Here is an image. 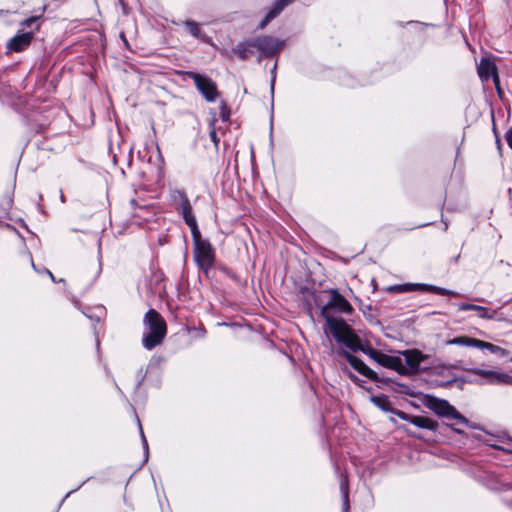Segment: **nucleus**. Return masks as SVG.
Masks as SVG:
<instances>
[{"label":"nucleus","instance_id":"nucleus-20","mask_svg":"<svg viewBox=\"0 0 512 512\" xmlns=\"http://www.w3.org/2000/svg\"><path fill=\"white\" fill-rule=\"evenodd\" d=\"M478 339L468 336H458L446 342L447 345H457L477 348Z\"/></svg>","mask_w":512,"mask_h":512},{"label":"nucleus","instance_id":"nucleus-22","mask_svg":"<svg viewBox=\"0 0 512 512\" xmlns=\"http://www.w3.org/2000/svg\"><path fill=\"white\" fill-rule=\"evenodd\" d=\"M171 198L176 204V208L181 207V205L190 201L187 194L181 189H174L171 192Z\"/></svg>","mask_w":512,"mask_h":512},{"label":"nucleus","instance_id":"nucleus-33","mask_svg":"<svg viewBox=\"0 0 512 512\" xmlns=\"http://www.w3.org/2000/svg\"><path fill=\"white\" fill-rule=\"evenodd\" d=\"M453 431H455V432H456V433H458V434H462V433H463V431H462V430L457 429V428H453Z\"/></svg>","mask_w":512,"mask_h":512},{"label":"nucleus","instance_id":"nucleus-21","mask_svg":"<svg viewBox=\"0 0 512 512\" xmlns=\"http://www.w3.org/2000/svg\"><path fill=\"white\" fill-rule=\"evenodd\" d=\"M477 348L479 349H487L489 350L491 353L493 354H498V355H501V356H507V351L500 347V346H497V345H494L490 342H486V341H482V340H479L478 339V343H477Z\"/></svg>","mask_w":512,"mask_h":512},{"label":"nucleus","instance_id":"nucleus-24","mask_svg":"<svg viewBox=\"0 0 512 512\" xmlns=\"http://www.w3.org/2000/svg\"><path fill=\"white\" fill-rule=\"evenodd\" d=\"M372 402L383 411L391 410V403L384 395L372 397Z\"/></svg>","mask_w":512,"mask_h":512},{"label":"nucleus","instance_id":"nucleus-2","mask_svg":"<svg viewBox=\"0 0 512 512\" xmlns=\"http://www.w3.org/2000/svg\"><path fill=\"white\" fill-rule=\"evenodd\" d=\"M328 293L331 297L330 300L322 306L321 315L324 317L326 322L325 331L334 337V327L337 328L336 330L342 331L340 323H346V321L342 318L334 317L331 314L332 309H336L343 313H351L353 308L346 298L338 292V290L330 289Z\"/></svg>","mask_w":512,"mask_h":512},{"label":"nucleus","instance_id":"nucleus-28","mask_svg":"<svg viewBox=\"0 0 512 512\" xmlns=\"http://www.w3.org/2000/svg\"><path fill=\"white\" fill-rule=\"evenodd\" d=\"M210 138H211L212 142L214 143L215 147L218 148L219 138L217 137V132L214 127V122L212 123V128L210 130Z\"/></svg>","mask_w":512,"mask_h":512},{"label":"nucleus","instance_id":"nucleus-32","mask_svg":"<svg viewBox=\"0 0 512 512\" xmlns=\"http://www.w3.org/2000/svg\"><path fill=\"white\" fill-rule=\"evenodd\" d=\"M140 432H141V437H142V442H143V446H144V449L147 451L148 450V443H147V440L144 436V433H143V430H142V427L140 426Z\"/></svg>","mask_w":512,"mask_h":512},{"label":"nucleus","instance_id":"nucleus-27","mask_svg":"<svg viewBox=\"0 0 512 512\" xmlns=\"http://www.w3.org/2000/svg\"><path fill=\"white\" fill-rule=\"evenodd\" d=\"M394 414L399 417L400 419L404 420V421H408L411 423V420L413 418L414 415H410L404 411H401V410H395L394 411Z\"/></svg>","mask_w":512,"mask_h":512},{"label":"nucleus","instance_id":"nucleus-19","mask_svg":"<svg viewBox=\"0 0 512 512\" xmlns=\"http://www.w3.org/2000/svg\"><path fill=\"white\" fill-rule=\"evenodd\" d=\"M411 423L416 427L427 429L430 431H436L438 429V422L432 418L420 415H414Z\"/></svg>","mask_w":512,"mask_h":512},{"label":"nucleus","instance_id":"nucleus-5","mask_svg":"<svg viewBox=\"0 0 512 512\" xmlns=\"http://www.w3.org/2000/svg\"><path fill=\"white\" fill-rule=\"evenodd\" d=\"M192 234L194 249L193 256L198 267L207 272L212 268L215 261V253L210 242L201 237L200 231Z\"/></svg>","mask_w":512,"mask_h":512},{"label":"nucleus","instance_id":"nucleus-31","mask_svg":"<svg viewBox=\"0 0 512 512\" xmlns=\"http://www.w3.org/2000/svg\"><path fill=\"white\" fill-rule=\"evenodd\" d=\"M506 141L509 147L512 149V128H510L505 134Z\"/></svg>","mask_w":512,"mask_h":512},{"label":"nucleus","instance_id":"nucleus-7","mask_svg":"<svg viewBox=\"0 0 512 512\" xmlns=\"http://www.w3.org/2000/svg\"><path fill=\"white\" fill-rule=\"evenodd\" d=\"M255 49L259 51L262 57H272L278 54L284 45V42L272 36H259L253 38Z\"/></svg>","mask_w":512,"mask_h":512},{"label":"nucleus","instance_id":"nucleus-26","mask_svg":"<svg viewBox=\"0 0 512 512\" xmlns=\"http://www.w3.org/2000/svg\"><path fill=\"white\" fill-rule=\"evenodd\" d=\"M184 25L186 26L187 30L189 31V33L192 36H194V37L200 36L201 30L196 22L187 20L184 22Z\"/></svg>","mask_w":512,"mask_h":512},{"label":"nucleus","instance_id":"nucleus-3","mask_svg":"<svg viewBox=\"0 0 512 512\" xmlns=\"http://www.w3.org/2000/svg\"><path fill=\"white\" fill-rule=\"evenodd\" d=\"M340 327L342 328V331L336 330L337 328L334 327V338L337 342L344 344L352 351H361L365 353L374 361L377 359L381 351H378L368 345L364 346L361 344L360 339L347 323H340Z\"/></svg>","mask_w":512,"mask_h":512},{"label":"nucleus","instance_id":"nucleus-1","mask_svg":"<svg viewBox=\"0 0 512 512\" xmlns=\"http://www.w3.org/2000/svg\"><path fill=\"white\" fill-rule=\"evenodd\" d=\"M143 324L142 344L147 350H152L163 342L167 333L166 322L155 309H149L144 316Z\"/></svg>","mask_w":512,"mask_h":512},{"label":"nucleus","instance_id":"nucleus-8","mask_svg":"<svg viewBox=\"0 0 512 512\" xmlns=\"http://www.w3.org/2000/svg\"><path fill=\"white\" fill-rule=\"evenodd\" d=\"M389 290L398 292V293L421 290V291L433 292V293H436L439 295L459 296V293H457L455 291L448 290V289L434 286V285H429V284H412V283L399 284V285L391 286L389 288Z\"/></svg>","mask_w":512,"mask_h":512},{"label":"nucleus","instance_id":"nucleus-12","mask_svg":"<svg viewBox=\"0 0 512 512\" xmlns=\"http://www.w3.org/2000/svg\"><path fill=\"white\" fill-rule=\"evenodd\" d=\"M473 373L486 379L491 384H508L512 382V376L495 370L474 369Z\"/></svg>","mask_w":512,"mask_h":512},{"label":"nucleus","instance_id":"nucleus-25","mask_svg":"<svg viewBox=\"0 0 512 512\" xmlns=\"http://www.w3.org/2000/svg\"><path fill=\"white\" fill-rule=\"evenodd\" d=\"M45 9H46V7L43 6L41 8L40 14L34 15V16H31V17L25 19L24 21L21 22V26L24 27V28H31L32 25L35 24L42 17V15L45 12Z\"/></svg>","mask_w":512,"mask_h":512},{"label":"nucleus","instance_id":"nucleus-18","mask_svg":"<svg viewBox=\"0 0 512 512\" xmlns=\"http://www.w3.org/2000/svg\"><path fill=\"white\" fill-rule=\"evenodd\" d=\"M293 1L294 0H276L272 9L267 13L265 18L259 24V28L264 29L270 21H272L281 13L285 6L292 3Z\"/></svg>","mask_w":512,"mask_h":512},{"label":"nucleus","instance_id":"nucleus-35","mask_svg":"<svg viewBox=\"0 0 512 512\" xmlns=\"http://www.w3.org/2000/svg\"><path fill=\"white\" fill-rule=\"evenodd\" d=\"M274 81H275V80L273 79V80H272V83H271V87H272V89L274 88Z\"/></svg>","mask_w":512,"mask_h":512},{"label":"nucleus","instance_id":"nucleus-6","mask_svg":"<svg viewBox=\"0 0 512 512\" xmlns=\"http://www.w3.org/2000/svg\"><path fill=\"white\" fill-rule=\"evenodd\" d=\"M186 75L194 81L195 86L208 102H214L217 99V85L211 78L193 71L186 72Z\"/></svg>","mask_w":512,"mask_h":512},{"label":"nucleus","instance_id":"nucleus-15","mask_svg":"<svg viewBox=\"0 0 512 512\" xmlns=\"http://www.w3.org/2000/svg\"><path fill=\"white\" fill-rule=\"evenodd\" d=\"M182 215L185 223L191 230V234H197L196 232L199 231L198 224L196 221V218L193 214L192 205L189 202L181 205V207L176 208Z\"/></svg>","mask_w":512,"mask_h":512},{"label":"nucleus","instance_id":"nucleus-4","mask_svg":"<svg viewBox=\"0 0 512 512\" xmlns=\"http://www.w3.org/2000/svg\"><path fill=\"white\" fill-rule=\"evenodd\" d=\"M424 405L438 417L455 420L457 423L464 425L469 424V420L445 399L427 395L424 399Z\"/></svg>","mask_w":512,"mask_h":512},{"label":"nucleus","instance_id":"nucleus-30","mask_svg":"<svg viewBox=\"0 0 512 512\" xmlns=\"http://www.w3.org/2000/svg\"><path fill=\"white\" fill-rule=\"evenodd\" d=\"M221 118L223 121H228L229 118H230V113L229 111L227 110L226 106L223 105L222 108H221Z\"/></svg>","mask_w":512,"mask_h":512},{"label":"nucleus","instance_id":"nucleus-10","mask_svg":"<svg viewBox=\"0 0 512 512\" xmlns=\"http://www.w3.org/2000/svg\"><path fill=\"white\" fill-rule=\"evenodd\" d=\"M342 355L357 372H359L360 374H362L363 376L367 377L372 381L378 380L377 373L373 371L371 368H369L360 358L352 355L347 351H343Z\"/></svg>","mask_w":512,"mask_h":512},{"label":"nucleus","instance_id":"nucleus-17","mask_svg":"<svg viewBox=\"0 0 512 512\" xmlns=\"http://www.w3.org/2000/svg\"><path fill=\"white\" fill-rule=\"evenodd\" d=\"M477 72L482 81H488L497 72V67L490 59L482 58L478 64Z\"/></svg>","mask_w":512,"mask_h":512},{"label":"nucleus","instance_id":"nucleus-13","mask_svg":"<svg viewBox=\"0 0 512 512\" xmlns=\"http://www.w3.org/2000/svg\"><path fill=\"white\" fill-rule=\"evenodd\" d=\"M375 362L383 367L393 369L399 374H405L407 372L403 359L399 356H391L380 352Z\"/></svg>","mask_w":512,"mask_h":512},{"label":"nucleus","instance_id":"nucleus-14","mask_svg":"<svg viewBox=\"0 0 512 512\" xmlns=\"http://www.w3.org/2000/svg\"><path fill=\"white\" fill-rule=\"evenodd\" d=\"M404 365L406 366V373L404 375L415 374L419 370L420 363L423 360L422 353L418 350H406L403 352Z\"/></svg>","mask_w":512,"mask_h":512},{"label":"nucleus","instance_id":"nucleus-23","mask_svg":"<svg viewBox=\"0 0 512 512\" xmlns=\"http://www.w3.org/2000/svg\"><path fill=\"white\" fill-rule=\"evenodd\" d=\"M340 490L343 495V512H348L349 510V495H348V481L346 477L341 480Z\"/></svg>","mask_w":512,"mask_h":512},{"label":"nucleus","instance_id":"nucleus-11","mask_svg":"<svg viewBox=\"0 0 512 512\" xmlns=\"http://www.w3.org/2000/svg\"><path fill=\"white\" fill-rule=\"evenodd\" d=\"M458 308L460 311H475L481 319L502 320V317L499 316L498 310L496 309L469 303H461Z\"/></svg>","mask_w":512,"mask_h":512},{"label":"nucleus","instance_id":"nucleus-36","mask_svg":"<svg viewBox=\"0 0 512 512\" xmlns=\"http://www.w3.org/2000/svg\"><path fill=\"white\" fill-rule=\"evenodd\" d=\"M511 452H512V450H511Z\"/></svg>","mask_w":512,"mask_h":512},{"label":"nucleus","instance_id":"nucleus-9","mask_svg":"<svg viewBox=\"0 0 512 512\" xmlns=\"http://www.w3.org/2000/svg\"><path fill=\"white\" fill-rule=\"evenodd\" d=\"M33 37V32H19L7 42L6 48L9 52H22L30 46Z\"/></svg>","mask_w":512,"mask_h":512},{"label":"nucleus","instance_id":"nucleus-34","mask_svg":"<svg viewBox=\"0 0 512 512\" xmlns=\"http://www.w3.org/2000/svg\"><path fill=\"white\" fill-rule=\"evenodd\" d=\"M47 273L49 274L50 278H51L53 281H55L53 274H52L50 271H47Z\"/></svg>","mask_w":512,"mask_h":512},{"label":"nucleus","instance_id":"nucleus-29","mask_svg":"<svg viewBox=\"0 0 512 512\" xmlns=\"http://www.w3.org/2000/svg\"><path fill=\"white\" fill-rule=\"evenodd\" d=\"M491 78H492V80L494 82V85H495V87L497 89L498 94L501 95L502 91H501V88L499 86V75H498V72H496Z\"/></svg>","mask_w":512,"mask_h":512},{"label":"nucleus","instance_id":"nucleus-16","mask_svg":"<svg viewBox=\"0 0 512 512\" xmlns=\"http://www.w3.org/2000/svg\"><path fill=\"white\" fill-rule=\"evenodd\" d=\"M254 41L253 38L238 43L233 49L232 53L235 54L241 60H247L254 53Z\"/></svg>","mask_w":512,"mask_h":512}]
</instances>
